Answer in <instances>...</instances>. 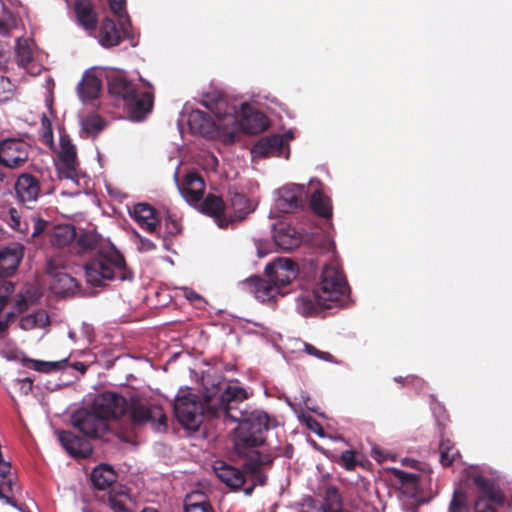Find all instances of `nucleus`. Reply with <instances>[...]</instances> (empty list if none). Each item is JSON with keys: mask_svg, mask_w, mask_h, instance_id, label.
Here are the masks:
<instances>
[{"mask_svg": "<svg viewBox=\"0 0 512 512\" xmlns=\"http://www.w3.org/2000/svg\"><path fill=\"white\" fill-rule=\"evenodd\" d=\"M92 408L103 416L106 422L110 419H118L128 411L133 428L150 424L156 431L167 429V416L163 408L138 397H131L128 402L118 393L105 391L97 395Z\"/></svg>", "mask_w": 512, "mask_h": 512, "instance_id": "obj_1", "label": "nucleus"}, {"mask_svg": "<svg viewBox=\"0 0 512 512\" xmlns=\"http://www.w3.org/2000/svg\"><path fill=\"white\" fill-rule=\"evenodd\" d=\"M208 417L216 418L224 414L234 422H238L235 430L234 448L245 449L248 443L265 442L264 433L270 427V417L264 411L247 412L239 405L214 402V395H206Z\"/></svg>", "mask_w": 512, "mask_h": 512, "instance_id": "obj_2", "label": "nucleus"}, {"mask_svg": "<svg viewBox=\"0 0 512 512\" xmlns=\"http://www.w3.org/2000/svg\"><path fill=\"white\" fill-rule=\"evenodd\" d=\"M85 278L92 286H103L107 281L132 280L133 272L127 267L124 256L112 245H106L100 253L84 265Z\"/></svg>", "mask_w": 512, "mask_h": 512, "instance_id": "obj_3", "label": "nucleus"}, {"mask_svg": "<svg viewBox=\"0 0 512 512\" xmlns=\"http://www.w3.org/2000/svg\"><path fill=\"white\" fill-rule=\"evenodd\" d=\"M204 181L201 176L196 172H190L185 176L183 195L186 200L191 204L199 203V211L211 218H213L219 228H227L232 222V219L226 217V204L223 198L219 195L209 193L202 202Z\"/></svg>", "mask_w": 512, "mask_h": 512, "instance_id": "obj_4", "label": "nucleus"}, {"mask_svg": "<svg viewBox=\"0 0 512 512\" xmlns=\"http://www.w3.org/2000/svg\"><path fill=\"white\" fill-rule=\"evenodd\" d=\"M349 290L343 272L334 265H325L321 272L318 287L314 290L317 303L331 308L332 303L339 302Z\"/></svg>", "mask_w": 512, "mask_h": 512, "instance_id": "obj_5", "label": "nucleus"}, {"mask_svg": "<svg viewBox=\"0 0 512 512\" xmlns=\"http://www.w3.org/2000/svg\"><path fill=\"white\" fill-rule=\"evenodd\" d=\"M174 415L181 426L185 429L196 431L208 417L206 396L201 401L199 396L191 392L178 395L173 404Z\"/></svg>", "mask_w": 512, "mask_h": 512, "instance_id": "obj_6", "label": "nucleus"}, {"mask_svg": "<svg viewBox=\"0 0 512 512\" xmlns=\"http://www.w3.org/2000/svg\"><path fill=\"white\" fill-rule=\"evenodd\" d=\"M264 442L248 443L245 449H235L237 455L244 458L243 469L252 477L253 484L264 486L267 483V475L261 471L262 467L271 466L274 457L269 453H261L258 447Z\"/></svg>", "mask_w": 512, "mask_h": 512, "instance_id": "obj_7", "label": "nucleus"}, {"mask_svg": "<svg viewBox=\"0 0 512 512\" xmlns=\"http://www.w3.org/2000/svg\"><path fill=\"white\" fill-rule=\"evenodd\" d=\"M66 261L61 255L48 259L46 272L51 277L50 289L59 296L74 294L79 285L75 278L65 272Z\"/></svg>", "mask_w": 512, "mask_h": 512, "instance_id": "obj_8", "label": "nucleus"}, {"mask_svg": "<svg viewBox=\"0 0 512 512\" xmlns=\"http://www.w3.org/2000/svg\"><path fill=\"white\" fill-rule=\"evenodd\" d=\"M73 426L89 438H102L108 431L109 425L93 408L80 409L72 414Z\"/></svg>", "mask_w": 512, "mask_h": 512, "instance_id": "obj_9", "label": "nucleus"}, {"mask_svg": "<svg viewBox=\"0 0 512 512\" xmlns=\"http://www.w3.org/2000/svg\"><path fill=\"white\" fill-rule=\"evenodd\" d=\"M30 148V145L20 138L0 141V165L9 169L23 166L29 158Z\"/></svg>", "mask_w": 512, "mask_h": 512, "instance_id": "obj_10", "label": "nucleus"}, {"mask_svg": "<svg viewBox=\"0 0 512 512\" xmlns=\"http://www.w3.org/2000/svg\"><path fill=\"white\" fill-rule=\"evenodd\" d=\"M119 22L120 27L109 17L103 19L99 29V43L103 47L117 46L123 38L132 39L130 18L119 20Z\"/></svg>", "mask_w": 512, "mask_h": 512, "instance_id": "obj_11", "label": "nucleus"}, {"mask_svg": "<svg viewBox=\"0 0 512 512\" xmlns=\"http://www.w3.org/2000/svg\"><path fill=\"white\" fill-rule=\"evenodd\" d=\"M298 266L288 258L279 257L265 267V276L281 291L297 277Z\"/></svg>", "mask_w": 512, "mask_h": 512, "instance_id": "obj_12", "label": "nucleus"}, {"mask_svg": "<svg viewBox=\"0 0 512 512\" xmlns=\"http://www.w3.org/2000/svg\"><path fill=\"white\" fill-rule=\"evenodd\" d=\"M14 190L20 203L27 208H33L41 194V183L37 176L23 172L17 177Z\"/></svg>", "mask_w": 512, "mask_h": 512, "instance_id": "obj_13", "label": "nucleus"}, {"mask_svg": "<svg viewBox=\"0 0 512 512\" xmlns=\"http://www.w3.org/2000/svg\"><path fill=\"white\" fill-rule=\"evenodd\" d=\"M306 200L305 186L290 184L279 189L276 206L283 213H294L304 207Z\"/></svg>", "mask_w": 512, "mask_h": 512, "instance_id": "obj_14", "label": "nucleus"}, {"mask_svg": "<svg viewBox=\"0 0 512 512\" xmlns=\"http://www.w3.org/2000/svg\"><path fill=\"white\" fill-rule=\"evenodd\" d=\"M58 157L61 163L59 166L60 178L75 180L77 178V151L67 134H60Z\"/></svg>", "mask_w": 512, "mask_h": 512, "instance_id": "obj_15", "label": "nucleus"}, {"mask_svg": "<svg viewBox=\"0 0 512 512\" xmlns=\"http://www.w3.org/2000/svg\"><path fill=\"white\" fill-rule=\"evenodd\" d=\"M57 436L61 446L73 458H88L93 452L92 445L87 439L71 431L61 430Z\"/></svg>", "mask_w": 512, "mask_h": 512, "instance_id": "obj_16", "label": "nucleus"}, {"mask_svg": "<svg viewBox=\"0 0 512 512\" xmlns=\"http://www.w3.org/2000/svg\"><path fill=\"white\" fill-rule=\"evenodd\" d=\"M130 215L141 229L151 234L157 232L161 223L157 210L148 203L135 204Z\"/></svg>", "mask_w": 512, "mask_h": 512, "instance_id": "obj_17", "label": "nucleus"}, {"mask_svg": "<svg viewBox=\"0 0 512 512\" xmlns=\"http://www.w3.org/2000/svg\"><path fill=\"white\" fill-rule=\"evenodd\" d=\"M243 284L258 300L263 303L274 300L278 295L283 296L285 294L282 291H279L278 287L267 277L264 279L259 276H251L247 278Z\"/></svg>", "mask_w": 512, "mask_h": 512, "instance_id": "obj_18", "label": "nucleus"}, {"mask_svg": "<svg viewBox=\"0 0 512 512\" xmlns=\"http://www.w3.org/2000/svg\"><path fill=\"white\" fill-rule=\"evenodd\" d=\"M24 256V248L19 243H12L0 249V277L12 276Z\"/></svg>", "mask_w": 512, "mask_h": 512, "instance_id": "obj_19", "label": "nucleus"}, {"mask_svg": "<svg viewBox=\"0 0 512 512\" xmlns=\"http://www.w3.org/2000/svg\"><path fill=\"white\" fill-rule=\"evenodd\" d=\"M106 245H112V243L104 240L94 231H84L79 235L76 234L72 249L77 255H84L92 252L96 255L101 252L102 248H106Z\"/></svg>", "mask_w": 512, "mask_h": 512, "instance_id": "obj_20", "label": "nucleus"}, {"mask_svg": "<svg viewBox=\"0 0 512 512\" xmlns=\"http://www.w3.org/2000/svg\"><path fill=\"white\" fill-rule=\"evenodd\" d=\"M19 491L20 485L17 477L11 473L10 462L0 463V498L7 504L18 508L13 496Z\"/></svg>", "mask_w": 512, "mask_h": 512, "instance_id": "obj_21", "label": "nucleus"}, {"mask_svg": "<svg viewBox=\"0 0 512 512\" xmlns=\"http://www.w3.org/2000/svg\"><path fill=\"white\" fill-rule=\"evenodd\" d=\"M154 103V96L149 91H137L131 101L125 103L128 115L133 121H142L151 112Z\"/></svg>", "mask_w": 512, "mask_h": 512, "instance_id": "obj_22", "label": "nucleus"}, {"mask_svg": "<svg viewBox=\"0 0 512 512\" xmlns=\"http://www.w3.org/2000/svg\"><path fill=\"white\" fill-rule=\"evenodd\" d=\"M285 142L281 135H271L259 139L252 148L256 157H279L283 154Z\"/></svg>", "mask_w": 512, "mask_h": 512, "instance_id": "obj_23", "label": "nucleus"}, {"mask_svg": "<svg viewBox=\"0 0 512 512\" xmlns=\"http://www.w3.org/2000/svg\"><path fill=\"white\" fill-rule=\"evenodd\" d=\"M214 471L217 478L232 490L240 489L245 483L244 473L223 461L215 462Z\"/></svg>", "mask_w": 512, "mask_h": 512, "instance_id": "obj_24", "label": "nucleus"}, {"mask_svg": "<svg viewBox=\"0 0 512 512\" xmlns=\"http://www.w3.org/2000/svg\"><path fill=\"white\" fill-rule=\"evenodd\" d=\"M108 505L113 512H133L135 502L126 486H113L108 492Z\"/></svg>", "mask_w": 512, "mask_h": 512, "instance_id": "obj_25", "label": "nucleus"}, {"mask_svg": "<svg viewBox=\"0 0 512 512\" xmlns=\"http://www.w3.org/2000/svg\"><path fill=\"white\" fill-rule=\"evenodd\" d=\"M273 239L282 250H292L301 243V235L287 223L281 222L274 227Z\"/></svg>", "mask_w": 512, "mask_h": 512, "instance_id": "obj_26", "label": "nucleus"}, {"mask_svg": "<svg viewBox=\"0 0 512 512\" xmlns=\"http://www.w3.org/2000/svg\"><path fill=\"white\" fill-rule=\"evenodd\" d=\"M108 90L112 96L120 98L126 103L133 99V95L138 91V87L124 75L113 74L108 78Z\"/></svg>", "mask_w": 512, "mask_h": 512, "instance_id": "obj_27", "label": "nucleus"}, {"mask_svg": "<svg viewBox=\"0 0 512 512\" xmlns=\"http://www.w3.org/2000/svg\"><path fill=\"white\" fill-rule=\"evenodd\" d=\"M75 14L78 23L88 31H94L97 27V14L89 0H76Z\"/></svg>", "mask_w": 512, "mask_h": 512, "instance_id": "obj_28", "label": "nucleus"}, {"mask_svg": "<svg viewBox=\"0 0 512 512\" xmlns=\"http://www.w3.org/2000/svg\"><path fill=\"white\" fill-rule=\"evenodd\" d=\"M203 105L211 110L217 120L219 121V126L224 127H235L238 124V119L235 114L234 108H229L228 110L222 111V108L226 106V101L221 97L217 98L215 102L203 101Z\"/></svg>", "mask_w": 512, "mask_h": 512, "instance_id": "obj_29", "label": "nucleus"}, {"mask_svg": "<svg viewBox=\"0 0 512 512\" xmlns=\"http://www.w3.org/2000/svg\"><path fill=\"white\" fill-rule=\"evenodd\" d=\"M472 480L473 484L482 493L479 497L488 498L494 501L497 505L504 504V494L498 487L495 486L493 481L480 474L474 475Z\"/></svg>", "mask_w": 512, "mask_h": 512, "instance_id": "obj_30", "label": "nucleus"}, {"mask_svg": "<svg viewBox=\"0 0 512 512\" xmlns=\"http://www.w3.org/2000/svg\"><path fill=\"white\" fill-rule=\"evenodd\" d=\"M241 129L248 134H259L269 127L268 118L260 111L245 114L239 122Z\"/></svg>", "mask_w": 512, "mask_h": 512, "instance_id": "obj_31", "label": "nucleus"}, {"mask_svg": "<svg viewBox=\"0 0 512 512\" xmlns=\"http://www.w3.org/2000/svg\"><path fill=\"white\" fill-rule=\"evenodd\" d=\"M117 480V474L108 464H100L92 470L91 482L98 490H105Z\"/></svg>", "mask_w": 512, "mask_h": 512, "instance_id": "obj_32", "label": "nucleus"}, {"mask_svg": "<svg viewBox=\"0 0 512 512\" xmlns=\"http://www.w3.org/2000/svg\"><path fill=\"white\" fill-rule=\"evenodd\" d=\"M188 125L193 133L206 136L212 129L211 117L201 110H193L188 116Z\"/></svg>", "mask_w": 512, "mask_h": 512, "instance_id": "obj_33", "label": "nucleus"}, {"mask_svg": "<svg viewBox=\"0 0 512 512\" xmlns=\"http://www.w3.org/2000/svg\"><path fill=\"white\" fill-rule=\"evenodd\" d=\"M101 87V80L96 75L85 73L79 83L78 92L83 100H93L99 96Z\"/></svg>", "mask_w": 512, "mask_h": 512, "instance_id": "obj_34", "label": "nucleus"}, {"mask_svg": "<svg viewBox=\"0 0 512 512\" xmlns=\"http://www.w3.org/2000/svg\"><path fill=\"white\" fill-rule=\"evenodd\" d=\"M230 194V206L234 211V217L231 218L232 222L234 220H243L245 217L253 212L254 207L252 202L246 197V195L239 192H229Z\"/></svg>", "mask_w": 512, "mask_h": 512, "instance_id": "obj_35", "label": "nucleus"}, {"mask_svg": "<svg viewBox=\"0 0 512 512\" xmlns=\"http://www.w3.org/2000/svg\"><path fill=\"white\" fill-rule=\"evenodd\" d=\"M248 399L246 390L237 385H227L219 396H214V402L224 403L225 405H241Z\"/></svg>", "mask_w": 512, "mask_h": 512, "instance_id": "obj_36", "label": "nucleus"}, {"mask_svg": "<svg viewBox=\"0 0 512 512\" xmlns=\"http://www.w3.org/2000/svg\"><path fill=\"white\" fill-rule=\"evenodd\" d=\"M76 238V230L72 225L55 227L50 235L51 245L57 248L69 246Z\"/></svg>", "mask_w": 512, "mask_h": 512, "instance_id": "obj_37", "label": "nucleus"}, {"mask_svg": "<svg viewBox=\"0 0 512 512\" xmlns=\"http://www.w3.org/2000/svg\"><path fill=\"white\" fill-rule=\"evenodd\" d=\"M310 207L316 215L322 218L330 219L332 217L331 200L320 190H316L312 193Z\"/></svg>", "mask_w": 512, "mask_h": 512, "instance_id": "obj_38", "label": "nucleus"}, {"mask_svg": "<svg viewBox=\"0 0 512 512\" xmlns=\"http://www.w3.org/2000/svg\"><path fill=\"white\" fill-rule=\"evenodd\" d=\"M50 324L49 315L45 310H37L20 319V328L26 331L35 328H44Z\"/></svg>", "mask_w": 512, "mask_h": 512, "instance_id": "obj_39", "label": "nucleus"}, {"mask_svg": "<svg viewBox=\"0 0 512 512\" xmlns=\"http://www.w3.org/2000/svg\"><path fill=\"white\" fill-rule=\"evenodd\" d=\"M68 360L63 359L60 361H41V360H34L30 359L28 357H23L21 359V363L23 366L31 368L35 371L42 372V373H49L55 370L63 369L67 365Z\"/></svg>", "mask_w": 512, "mask_h": 512, "instance_id": "obj_40", "label": "nucleus"}, {"mask_svg": "<svg viewBox=\"0 0 512 512\" xmlns=\"http://www.w3.org/2000/svg\"><path fill=\"white\" fill-rule=\"evenodd\" d=\"M395 478L401 483L403 487H405L409 492H417L419 490V485L422 482L424 477L427 475H420L416 473H409L403 470H394Z\"/></svg>", "mask_w": 512, "mask_h": 512, "instance_id": "obj_41", "label": "nucleus"}, {"mask_svg": "<svg viewBox=\"0 0 512 512\" xmlns=\"http://www.w3.org/2000/svg\"><path fill=\"white\" fill-rule=\"evenodd\" d=\"M440 463L443 467H449L455 459L460 456L459 450L455 444L449 439L441 440L439 444Z\"/></svg>", "mask_w": 512, "mask_h": 512, "instance_id": "obj_42", "label": "nucleus"}, {"mask_svg": "<svg viewBox=\"0 0 512 512\" xmlns=\"http://www.w3.org/2000/svg\"><path fill=\"white\" fill-rule=\"evenodd\" d=\"M331 459L347 471H353L357 466L362 465V461L354 450H345L340 455H332Z\"/></svg>", "mask_w": 512, "mask_h": 512, "instance_id": "obj_43", "label": "nucleus"}, {"mask_svg": "<svg viewBox=\"0 0 512 512\" xmlns=\"http://www.w3.org/2000/svg\"><path fill=\"white\" fill-rule=\"evenodd\" d=\"M17 64L25 69L33 61V51L27 40L18 39L15 47Z\"/></svg>", "mask_w": 512, "mask_h": 512, "instance_id": "obj_44", "label": "nucleus"}, {"mask_svg": "<svg viewBox=\"0 0 512 512\" xmlns=\"http://www.w3.org/2000/svg\"><path fill=\"white\" fill-rule=\"evenodd\" d=\"M106 122L98 114H90L82 121L83 130L92 138H95L104 128Z\"/></svg>", "mask_w": 512, "mask_h": 512, "instance_id": "obj_45", "label": "nucleus"}, {"mask_svg": "<svg viewBox=\"0 0 512 512\" xmlns=\"http://www.w3.org/2000/svg\"><path fill=\"white\" fill-rule=\"evenodd\" d=\"M448 512H471L469 499L461 489H456L449 504Z\"/></svg>", "mask_w": 512, "mask_h": 512, "instance_id": "obj_46", "label": "nucleus"}, {"mask_svg": "<svg viewBox=\"0 0 512 512\" xmlns=\"http://www.w3.org/2000/svg\"><path fill=\"white\" fill-rule=\"evenodd\" d=\"M297 308L299 312L304 316L312 315L316 312L317 308L326 309L323 305L316 302L314 298V292L311 295H300L297 298Z\"/></svg>", "mask_w": 512, "mask_h": 512, "instance_id": "obj_47", "label": "nucleus"}, {"mask_svg": "<svg viewBox=\"0 0 512 512\" xmlns=\"http://www.w3.org/2000/svg\"><path fill=\"white\" fill-rule=\"evenodd\" d=\"M324 500L326 506L325 512L339 510L338 507L342 503V498L339 493V490L334 486H330L326 489Z\"/></svg>", "mask_w": 512, "mask_h": 512, "instance_id": "obj_48", "label": "nucleus"}, {"mask_svg": "<svg viewBox=\"0 0 512 512\" xmlns=\"http://www.w3.org/2000/svg\"><path fill=\"white\" fill-rule=\"evenodd\" d=\"M165 232L169 236H176L181 232V225L179 221L169 212L164 218Z\"/></svg>", "mask_w": 512, "mask_h": 512, "instance_id": "obj_49", "label": "nucleus"}, {"mask_svg": "<svg viewBox=\"0 0 512 512\" xmlns=\"http://www.w3.org/2000/svg\"><path fill=\"white\" fill-rule=\"evenodd\" d=\"M14 292V284L6 280H0V311L7 304L10 295Z\"/></svg>", "mask_w": 512, "mask_h": 512, "instance_id": "obj_50", "label": "nucleus"}, {"mask_svg": "<svg viewBox=\"0 0 512 512\" xmlns=\"http://www.w3.org/2000/svg\"><path fill=\"white\" fill-rule=\"evenodd\" d=\"M185 512H214L208 501L188 502L185 504Z\"/></svg>", "mask_w": 512, "mask_h": 512, "instance_id": "obj_51", "label": "nucleus"}, {"mask_svg": "<svg viewBox=\"0 0 512 512\" xmlns=\"http://www.w3.org/2000/svg\"><path fill=\"white\" fill-rule=\"evenodd\" d=\"M494 504L496 503L488 498L477 497L474 502V512H495Z\"/></svg>", "mask_w": 512, "mask_h": 512, "instance_id": "obj_52", "label": "nucleus"}, {"mask_svg": "<svg viewBox=\"0 0 512 512\" xmlns=\"http://www.w3.org/2000/svg\"><path fill=\"white\" fill-rule=\"evenodd\" d=\"M304 351L307 354H309L311 356H314V357H317V358H319L321 360H324V361H327V362H333L334 361V357L332 356V354H330L329 352L320 351L315 346H313L312 344L305 343Z\"/></svg>", "mask_w": 512, "mask_h": 512, "instance_id": "obj_53", "label": "nucleus"}, {"mask_svg": "<svg viewBox=\"0 0 512 512\" xmlns=\"http://www.w3.org/2000/svg\"><path fill=\"white\" fill-rule=\"evenodd\" d=\"M125 3V0H109L110 9L119 20L129 18L125 10Z\"/></svg>", "mask_w": 512, "mask_h": 512, "instance_id": "obj_54", "label": "nucleus"}, {"mask_svg": "<svg viewBox=\"0 0 512 512\" xmlns=\"http://www.w3.org/2000/svg\"><path fill=\"white\" fill-rule=\"evenodd\" d=\"M42 124V137L46 144H53V129L50 120L44 115L41 121Z\"/></svg>", "mask_w": 512, "mask_h": 512, "instance_id": "obj_55", "label": "nucleus"}, {"mask_svg": "<svg viewBox=\"0 0 512 512\" xmlns=\"http://www.w3.org/2000/svg\"><path fill=\"white\" fill-rule=\"evenodd\" d=\"M135 236L138 238L139 240V243H138V250L140 252H149V251H152V250H155L156 249V245L154 244L153 241H151L150 239L148 238H145L143 236H141L138 232H134Z\"/></svg>", "mask_w": 512, "mask_h": 512, "instance_id": "obj_56", "label": "nucleus"}, {"mask_svg": "<svg viewBox=\"0 0 512 512\" xmlns=\"http://www.w3.org/2000/svg\"><path fill=\"white\" fill-rule=\"evenodd\" d=\"M31 221L33 224V230L31 232L32 237H36V236L40 235L48 225L47 221L40 219V218H36V217H32Z\"/></svg>", "mask_w": 512, "mask_h": 512, "instance_id": "obj_57", "label": "nucleus"}, {"mask_svg": "<svg viewBox=\"0 0 512 512\" xmlns=\"http://www.w3.org/2000/svg\"><path fill=\"white\" fill-rule=\"evenodd\" d=\"M9 218H10V226L16 230L20 229V226L22 224L21 215L15 208L9 209Z\"/></svg>", "mask_w": 512, "mask_h": 512, "instance_id": "obj_58", "label": "nucleus"}, {"mask_svg": "<svg viewBox=\"0 0 512 512\" xmlns=\"http://www.w3.org/2000/svg\"><path fill=\"white\" fill-rule=\"evenodd\" d=\"M184 297L192 303L203 301V297L192 289L184 288Z\"/></svg>", "mask_w": 512, "mask_h": 512, "instance_id": "obj_59", "label": "nucleus"}, {"mask_svg": "<svg viewBox=\"0 0 512 512\" xmlns=\"http://www.w3.org/2000/svg\"><path fill=\"white\" fill-rule=\"evenodd\" d=\"M12 25L4 19L0 18V35L8 36L11 32Z\"/></svg>", "mask_w": 512, "mask_h": 512, "instance_id": "obj_60", "label": "nucleus"}, {"mask_svg": "<svg viewBox=\"0 0 512 512\" xmlns=\"http://www.w3.org/2000/svg\"><path fill=\"white\" fill-rule=\"evenodd\" d=\"M21 384V389L24 390L25 394H28L29 392L32 391L33 381L30 378L27 377L22 379Z\"/></svg>", "mask_w": 512, "mask_h": 512, "instance_id": "obj_61", "label": "nucleus"}, {"mask_svg": "<svg viewBox=\"0 0 512 512\" xmlns=\"http://www.w3.org/2000/svg\"><path fill=\"white\" fill-rule=\"evenodd\" d=\"M8 54H9V52H8L7 47L3 44H0V65H3L4 63H6L8 56H9Z\"/></svg>", "mask_w": 512, "mask_h": 512, "instance_id": "obj_62", "label": "nucleus"}, {"mask_svg": "<svg viewBox=\"0 0 512 512\" xmlns=\"http://www.w3.org/2000/svg\"><path fill=\"white\" fill-rule=\"evenodd\" d=\"M72 367L77 371H80L82 374H84L87 370L86 365L82 362H75L72 364Z\"/></svg>", "mask_w": 512, "mask_h": 512, "instance_id": "obj_63", "label": "nucleus"}, {"mask_svg": "<svg viewBox=\"0 0 512 512\" xmlns=\"http://www.w3.org/2000/svg\"><path fill=\"white\" fill-rule=\"evenodd\" d=\"M16 231H18L21 234L27 235L30 232L28 222L22 221L20 229H16Z\"/></svg>", "mask_w": 512, "mask_h": 512, "instance_id": "obj_64", "label": "nucleus"}]
</instances>
